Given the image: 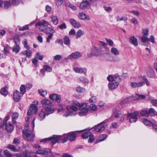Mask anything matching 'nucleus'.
Masks as SVG:
<instances>
[{"instance_id":"1","label":"nucleus","mask_w":157,"mask_h":157,"mask_svg":"<svg viewBox=\"0 0 157 157\" xmlns=\"http://www.w3.org/2000/svg\"><path fill=\"white\" fill-rule=\"evenodd\" d=\"M49 24L48 22L44 20H42L37 22L35 24V26L37 27L40 26L39 28L40 30L46 33H51L55 32V30L51 28L48 26Z\"/></svg>"},{"instance_id":"2","label":"nucleus","mask_w":157,"mask_h":157,"mask_svg":"<svg viewBox=\"0 0 157 157\" xmlns=\"http://www.w3.org/2000/svg\"><path fill=\"white\" fill-rule=\"evenodd\" d=\"M42 106L45 109H44L47 110V113L51 114L53 113L54 110L52 108V103L49 100L47 99H44L41 101Z\"/></svg>"},{"instance_id":"3","label":"nucleus","mask_w":157,"mask_h":157,"mask_svg":"<svg viewBox=\"0 0 157 157\" xmlns=\"http://www.w3.org/2000/svg\"><path fill=\"white\" fill-rule=\"evenodd\" d=\"M101 49L98 47L93 45L90 48V52L87 53V56L88 57L94 56L97 57L101 56Z\"/></svg>"},{"instance_id":"4","label":"nucleus","mask_w":157,"mask_h":157,"mask_svg":"<svg viewBox=\"0 0 157 157\" xmlns=\"http://www.w3.org/2000/svg\"><path fill=\"white\" fill-rule=\"evenodd\" d=\"M29 126H25L23 131V137L25 140L29 141L33 140L35 135L32 134L31 131L28 130Z\"/></svg>"},{"instance_id":"5","label":"nucleus","mask_w":157,"mask_h":157,"mask_svg":"<svg viewBox=\"0 0 157 157\" xmlns=\"http://www.w3.org/2000/svg\"><path fill=\"white\" fill-rule=\"evenodd\" d=\"M53 138L54 140L52 141V143L53 145H54L59 141L62 143H65L67 141L68 139L67 136L64 137L63 135H54Z\"/></svg>"},{"instance_id":"6","label":"nucleus","mask_w":157,"mask_h":157,"mask_svg":"<svg viewBox=\"0 0 157 157\" xmlns=\"http://www.w3.org/2000/svg\"><path fill=\"white\" fill-rule=\"evenodd\" d=\"M10 118V116L8 115L5 117L3 121V125L5 126V129L8 132H11L14 130V127L10 123H7V121Z\"/></svg>"},{"instance_id":"7","label":"nucleus","mask_w":157,"mask_h":157,"mask_svg":"<svg viewBox=\"0 0 157 157\" xmlns=\"http://www.w3.org/2000/svg\"><path fill=\"white\" fill-rule=\"evenodd\" d=\"M34 147L35 148H38V149L36 152L37 154L43 155H47L49 154H51V151L49 149H45L44 150H42L41 149V147L37 145H34Z\"/></svg>"},{"instance_id":"8","label":"nucleus","mask_w":157,"mask_h":157,"mask_svg":"<svg viewBox=\"0 0 157 157\" xmlns=\"http://www.w3.org/2000/svg\"><path fill=\"white\" fill-rule=\"evenodd\" d=\"M138 115V113L137 111H135L132 113H128L127 114V117L129 118V122L132 123L135 122L137 121V117Z\"/></svg>"},{"instance_id":"9","label":"nucleus","mask_w":157,"mask_h":157,"mask_svg":"<svg viewBox=\"0 0 157 157\" xmlns=\"http://www.w3.org/2000/svg\"><path fill=\"white\" fill-rule=\"evenodd\" d=\"M140 39L141 42L143 43L150 41L153 44H155L154 37L153 35L151 36L150 38H148L147 36L143 35Z\"/></svg>"},{"instance_id":"10","label":"nucleus","mask_w":157,"mask_h":157,"mask_svg":"<svg viewBox=\"0 0 157 157\" xmlns=\"http://www.w3.org/2000/svg\"><path fill=\"white\" fill-rule=\"evenodd\" d=\"M105 122L103 121L94 126V130L95 131L98 132H102L105 129L104 124Z\"/></svg>"},{"instance_id":"11","label":"nucleus","mask_w":157,"mask_h":157,"mask_svg":"<svg viewBox=\"0 0 157 157\" xmlns=\"http://www.w3.org/2000/svg\"><path fill=\"white\" fill-rule=\"evenodd\" d=\"M49 98L51 100L56 101L58 103H60L61 101V96L55 94H53L50 95Z\"/></svg>"},{"instance_id":"12","label":"nucleus","mask_w":157,"mask_h":157,"mask_svg":"<svg viewBox=\"0 0 157 157\" xmlns=\"http://www.w3.org/2000/svg\"><path fill=\"white\" fill-rule=\"evenodd\" d=\"M19 39V37L18 36L16 38H15L14 39V41L16 45L13 47L12 50L13 52H15L16 53H18L20 50V47L17 45V44L20 42Z\"/></svg>"},{"instance_id":"13","label":"nucleus","mask_w":157,"mask_h":157,"mask_svg":"<svg viewBox=\"0 0 157 157\" xmlns=\"http://www.w3.org/2000/svg\"><path fill=\"white\" fill-rule=\"evenodd\" d=\"M21 155L22 157H37L34 153L27 151H23L21 153Z\"/></svg>"},{"instance_id":"14","label":"nucleus","mask_w":157,"mask_h":157,"mask_svg":"<svg viewBox=\"0 0 157 157\" xmlns=\"http://www.w3.org/2000/svg\"><path fill=\"white\" fill-rule=\"evenodd\" d=\"M47 112H48L46 110L42 109L39 113L38 119L40 121L43 120L47 115L50 114L47 113Z\"/></svg>"},{"instance_id":"15","label":"nucleus","mask_w":157,"mask_h":157,"mask_svg":"<svg viewBox=\"0 0 157 157\" xmlns=\"http://www.w3.org/2000/svg\"><path fill=\"white\" fill-rule=\"evenodd\" d=\"M21 96L20 92L17 90L15 91L13 93V99L16 101H18L20 100Z\"/></svg>"},{"instance_id":"16","label":"nucleus","mask_w":157,"mask_h":157,"mask_svg":"<svg viewBox=\"0 0 157 157\" xmlns=\"http://www.w3.org/2000/svg\"><path fill=\"white\" fill-rule=\"evenodd\" d=\"M129 42L135 46L138 45V40L134 36H132L129 38Z\"/></svg>"},{"instance_id":"17","label":"nucleus","mask_w":157,"mask_h":157,"mask_svg":"<svg viewBox=\"0 0 157 157\" xmlns=\"http://www.w3.org/2000/svg\"><path fill=\"white\" fill-rule=\"evenodd\" d=\"M75 72L76 73H83L84 74H86V70L85 68H81L78 67H75L73 68Z\"/></svg>"},{"instance_id":"18","label":"nucleus","mask_w":157,"mask_h":157,"mask_svg":"<svg viewBox=\"0 0 157 157\" xmlns=\"http://www.w3.org/2000/svg\"><path fill=\"white\" fill-rule=\"evenodd\" d=\"M81 54L80 52H75L71 53L68 57L70 58L77 59L81 57Z\"/></svg>"},{"instance_id":"19","label":"nucleus","mask_w":157,"mask_h":157,"mask_svg":"<svg viewBox=\"0 0 157 157\" xmlns=\"http://www.w3.org/2000/svg\"><path fill=\"white\" fill-rule=\"evenodd\" d=\"M144 85V82H135L131 83V86L132 88H137L141 87Z\"/></svg>"},{"instance_id":"20","label":"nucleus","mask_w":157,"mask_h":157,"mask_svg":"<svg viewBox=\"0 0 157 157\" xmlns=\"http://www.w3.org/2000/svg\"><path fill=\"white\" fill-rule=\"evenodd\" d=\"M78 18L82 20L88 21L90 20L89 16L83 12L80 13L78 15Z\"/></svg>"},{"instance_id":"21","label":"nucleus","mask_w":157,"mask_h":157,"mask_svg":"<svg viewBox=\"0 0 157 157\" xmlns=\"http://www.w3.org/2000/svg\"><path fill=\"white\" fill-rule=\"evenodd\" d=\"M113 113L116 118H118L122 115L121 112L118 111L115 108L113 109Z\"/></svg>"},{"instance_id":"22","label":"nucleus","mask_w":157,"mask_h":157,"mask_svg":"<svg viewBox=\"0 0 157 157\" xmlns=\"http://www.w3.org/2000/svg\"><path fill=\"white\" fill-rule=\"evenodd\" d=\"M119 85L118 82H114L109 83L108 86L109 89L111 90H113L115 89Z\"/></svg>"},{"instance_id":"23","label":"nucleus","mask_w":157,"mask_h":157,"mask_svg":"<svg viewBox=\"0 0 157 157\" xmlns=\"http://www.w3.org/2000/svg\"><path fill=\"white\" fill-rule=\"evenodd\" d=\"M70 23L75 28H78L80 26V23L74 19H70Z\"/></svg>"},{"instance_id":"24","label":"nucleus","mask_w":157,"mask_h":157,"mask_svg":"<svg viewBox=\"0 0 157 157\" xmlns=\"http://www.w3.org/2000/svg\"><path fill=\"white\" fill-rule=\"evenodd\" d=\"M67 137L68 140L71 141H73L75 140L76 135L75 133L71 132L68 135Z\"/></svg>"},{"instance_id":"25","label":"nucleus","mask_w":157,"mask_h":157,"mask_svg":"<svg viewBox=\"0 0 157 157\" xmlns=\"http://www.w3.org/2000/svg\"><path fill=\"white\" fill-rule=\"evenodd\" d=\"M84 32L81 29L78 30L76 33L75 37L76 38L78 39L81 37V36L84 35Z\"/></svg>"},{"instance_id":"26","label":"nucleus","mask_w":157,"mask_h":157,"mask_svg":"<svg viewBox=\"0 0 157 157\" xmlns=\"http://www.w3.org/2000/svg\"><path fill=\"white\" fill-rule=\"evenodd\" d=\"M81 111L79 113V115L81 116H83L86 115L88 113L89 111L88 109L82 108L80 109Z\"/></svg>"},{"instance_id":"27","label":"nucleus","mask_w":157,"mask_h":157,"mask_svg":"<svg viewBox=\"0 0 157 157\" xmlns=\"http://www.w3.org/2000/svg\"><path fill=\"white\" fill-rule=\"evenodd\" d=\"M107 136L105 134H101L100 135L98 139L96 141V143L100 142L104 140L107 137Z\"/></svg>"},{"instance_id":"28","label":"nucleus","mask_w":157,"mask_h":157,"mask_svg":"<svg viewBox=\"0 0 157 157\" xmlns=\"http://www.w3.org/2000/svg\"><path fill=\"white\" fill-rule=\"evenodd\" d=\"M63 42L65 44L69 46L71 43V40L67 36H65L63 37Z\"/></svg>"},{"instance_id":"29","label":"nucleus","mask_w":157,"mask_h":157,"mask_svg":"<svg viewBox=\"0 0 157 157\" xmlns=\"http://www.w3.org/2000/svg\"><path fill=\"white\" fill-rule=\"evenodd\" d=\"M78 79L80 82L83 83H88L89 82V80L86 78L84 77H80L78 78Z\"/></svg>"},{"instance_id":"30","label":"nucleus","mask_w":157,"mask_h":157,"mask_svg":"<svg viewBox=\"0 0 157 157\" xmlns=\"http://www.w3.org/2000/svg\"><path fill=\"white\" fill-rule=\"evenodd\" d=\"M149 71L148 72V75L151 78H154L155 76V72L152 68L149 67Z\"/></svg>"},{"instance_id":"31","label":"nucleus","mask_w":157,"mask_h":157,"mask_svg":"<svg viewBox=\"0 0 157 157\" xmlns=\"http://www.w3.org/2000/svg\"><path fill=\"white\" fill-rule=\"evenodd\" d=\"M89 3L87 2H82L80 4V7L81 9H85L87 8Z\"/></svg>"},{"instance_id":"32","label":"nucleus","mask_w":157,"mask_h":157,"mask_svg":"<svg viewBox=\"0 0 157 157\" xmlns=\"http://www.w3.org/2000/svg\"><path fill=\"white\" fill-rule=\"evenodd\" d=\"M111 52L116 56H118L119 54L118 50L115 48H112L111 49Z\"/></svg>"},{"instance_id":"33","label":"nucleus","mask_w":157,"mask_h":157,"mask_svg":"<svg viewBox=\"0 0 157 157\" xmlns=\"http://www.w3.org/2000/svg\"><path fill=\"white\" fill-rule=\"evenodd\" d=\"M51 20L53 23L55 25H56L58 23V19L56 16L52 15L51 17Z\"/></svg>"},{"instance_id":"34","label":"nucleus","mask_w":157,"mask_h":157,"mask_svg":"<svg viewBox=\"0 0 157 157\" xmlns=\"http://www.w3.org/2000/svg\"><path fill=\"white\" fill-rule=\"evenodd\" d=\"M22 54L24 55H26L27 57H30L31 56L32 52L29 49H28L26 51H23Z\"/></svg>"},{"instance_id":"35","label":"nucleus","mask_w":157,"mask_h":157,"mask_svg":"<svg viewBox=\"0 0 157 157\" xmlns=\"http://www.w3.org/2000/svg\"><path fill=\"white\" fill-rule=\"evenodd\" d=\"M142 121L143 123L147 126H150L152 124L151 121L146 119H142Z\"/></svg>"},{"instance_id":"36","label":"nucleus","mask_w":157,"mask_h":157,"mask_svg":"<svg viewBox=\"0 0 157 157\" xmlns=\"http://www.w3.org/2000/svg\"><path fill=\"white\" fill-rule=\"evenodd\" d=\"M88 109L89 111L90 110L95 111L97 110V106L94 104H92L90 105L89 108Z\"/></svg>"},{"instance_id":"37","label":"nucleus","mask_w":157,"mask_h":157,"mask_svg":"<svg viewBox=\"0 0 157 157\" xmlns=\"http://www.w3.org/2000/svg\"><path fill=\"white\" fill-rule=\"evenodd\" d=\"M19 116L18 113H14L12 116V122L13 124H15L16 122L15 120Z\"/></svg>"},{"instance_id":"38","label":"nucleus","mask_w":157,"mask_h":157,"mask_svg":"<svg viewBox=\"0 0 157 157\" xmlns=\"http://www.w3.org/2000/svg\"><path fill=\"white\" fill-rule=\"evenodd\" d=\"M0 93L2 95H7L8 94V92L6 88L3 87L0 90Z\"/></svg>"},{"instance_id":"39","label":"nucleus","mask_w":157,"mask_h":157,"mask_svg":"<svg viewBox=\"0 0 157 157\" xmlns=\"http://www.w3.org/2000/svg\"><path fill=\"white\" fill-rule=\"evenodd\" d=\"M91 135L90 132H87L84 134H82L81 136L82 138L84 139H86L88 137Z\"/></svg>"},{"instance_id":"40","label":"nucleus","mask_w":157,"mask_h":157,"mask_svg":"<svg viewBox=\"0 0 157 157\" xmlns=\"http://www.w3.org/2000/svg\"><path fill=\"white\" fill-rule=\"evenodd\" d=\"M21 141L20 139L19 138H15L14 139L13 141V144L16 145H18L20 144Z\"/></svg>"},{"instance_id":"41","label":"nucleus","mask_w":157,"mask_h":157,"mask_svg":"<svg viewBox=\"0 0 157 157\" xmlns=\"http://www.w3.org/2000/svg\"><path fill=\"white\" fill-rule=\"evenodd\" d=\"M26 90V87L24 85H22L20 88V91L21 93V94L23 95L24 94Z\"/></svg>"},{"instance_id":"42","label":"nucleus","mask_w":157,"mask_h":157,"mask_svg":"<svg viewBox=\"0 0 157 157\" xmlns=\"http://www.w3.org/2000/svg\"><path fill=\"white\" fill-rule=\"evenodd\" d=\"M116 19L117 21H126L128 19L127 17L125 16H123L121 18L119 16H117L116 17Z\"/></svg>"},{"instance_id":"43","label":"nucleus","mask_w":157,"mask_h":157,"mask_svg":"<svg viewBox=\"0 0 157 157\" xmlns=\"http://www.w3.org/2000/svg\"><path fill=\"white\" fill-rule=\"evenodd\" d=\"M89 101L90 103H95L97 101V98L95 96H92L89 99Z\"/></svg>"},{"instance_id":"44","label":"nucleus","mask_w":157,"mask_h":157,"mask_svg":"<svg viewBox=\"0 0 157 157\" xmlns=\"http://www.w3.org/2000/svg\"><path fill=\"white\" fill-rule=\"evenodd\" d=\"M30 109L32 110L34 113H36L37 111V106L35 105H32L30 108Z\"/></svg>"},{"instance_id":"45","label":"nucleus","mask_w":157,"mask_h":157,"mask_svg":"<svg viewBox=\"0 0 157 157\" xmlns=\"http://www.w3.org/2000/svg\"><path fill=\"white\" fill-rule=\"evenodd\" d=\"M146 97L144 95H137L135 98L133 99L134 100H138L139 99H144Z\"/></svg>"},{"instance_id":"46","label":"nucleus","mask_w":157,"mask_h":157,"mask_svg":"<svg viewBox=\"0 0 157 157\" xmlns=\"http://www.w3.org/2000/svg\"><path fill=\"white\" fill-rule=\"evenodd\" d=\"M156 113V112L153 108H151L149 109V114L150 116H154L155 115Z\"/></svg>"},{"instance_id":"47","label":"nucleus","mask_w":157,"mask_h":157,"mask_svg":"<svg viewBox=\"0 0 157 157\" xmlns=\"http://www.w3.org/2000/svg\"><path fill=\"white\" fill-rule=\"evenodd\" d=\"M131 97H129V98H126L123 100H121L120 103V104L121 105H122L126 103L129 101V99Z\"/></svg>"},{"instance_id":"48","label":"nucleus","mask_w":157,"mask_h":157,"mask_svg":"<svg viewBox=\"0 0 157 157\" xmlns=\"http://www.w3.org/2000/svg\"><path fill=\"white\" fill-rule=\"evenodd\" d=\"M114 81H117V82H120L121 81V78L120 77L119 75L117 74H116L114 76Z\"/></svg>"},{"instance_id":"49","label":"nucleus","mask_w":157,"mask_h":157,"mask_svg":"<svg viewBox=\"0 0 157 157\" xmlns=\"http://www.w3.org/2000/svg\"><path fill=\"white\" fill-rule=\"evenodd\" d=\"M140 114L143 116L148 117L149 115L148 113L147 110H143L140 112Z\"/></svg>"},{"instance_id":"50","label":"nucleus","mask_w":157,"mask_h":157,"mask_svg":"<svg viewBox=\"0 0 157 157\" xmlns=\"http://www.w3.org/2000/svg\"><path fill=\"white\" fill-rule=\"evenodd\" d=\"M56 4L57 6H60L63 3V0H55Z\"/></svg>"},{"instance_id":"51","label":"nucleus","mask_w":157,"mask_h":157,"mask_svg":"<svg viewBox=\"0 0 157 157\" xmlns=\"http://www.w3.org/2000/svg\"><path fill=\"white\" fill-rule=\"evenodd\" d=\"M76 90L78 92L81 93L84 92L85 91V89L80 86H78L76 88Z\"/></svg>"},{"instance_id":"52","label":"nucleus","mask_w":157,"mask_h":157,"mask_svg":"<svg viewBox=\"0 0 157 157\" xmlns=\"http://www.w3.org/2000/svg\"><path fill=\"white\" fill-rule=\"evenodd\" d=\"M44 69L45 71L50 72L52 71L51 67L48 65H45L44 67Z\"/></svg>"},{"instance_id":"53","label":"nucleus","mask_w":157,"mask_h":157,"mask_svg":"<svg viewBox=\"0 0 157 157\" xmlns=\"http://www.w3.org/2000/svg\"><path fill=\"white\" fill-rule=\"evenodd\" d=\"M4 153L6 157H13V155H11L10 153L7 150H5Z\"/></svg>"},{"instance_id":"54","label":"nucleus","mask_w":157,"mask_h":157,"mask_svg":"<svg viewBox=\"0 0 157 157\" xmlns=\"http://www.w3.org/2000/svg\"><path fill=\"white\" fill-rule=\"evenodd\" d=\"M11 3L9 1H5L4 2V6L5 8H8L10 5Z\"/></svg>"},{"instance_id":"55","label":"nucleus","mask_w":157,"mask_h":157,"mask_svg":"<svg viewBox=\"0 0 157 157\" xmlns=\"http://www.w3.org/2000/svg\"><path fill=\"white\" fill-rule=\"evenodd\" d=\"M66 6H67L70 7L73 10H76L77 9V7L76 6L71 4L70 3H67L66 5Z\"/></svg>"},{"instance_id":"56","label":"nucleus","mask_w":157,"mask_h":157,"mask_svg":"<svg viewBox=\"0 0 157 157\" xmlns=\"http://www.w3.org/2000/svg\"><path fill=\"white\" fill-rule=\"evenodd\" d=\"M39 93L42 96H45L47 94V92L42 90H38Z\"/></svg>"},{"instance_id":"57","label":"nucleus","mask_w":157,"mask_h":157,"mask_svg":"<svg viewBox=\"0 0 157 157\" xmlns=\"http://www.w3.org/2000/svg\"><path fill=\"white\" fill-rule=\"evenodd\" d=\"M54 140L53 136L52 137H50L48 138H46L44 139H42L41 140V142H46L48 141H50V140H52V141Z\"/></svg>"},{"instance_id":"58","label":"nucleus","mask_w":157,"mask_h":157,"mask_svg":"<svg viewBox=\"0 0 157 157\" xmlns=\"http://www.w3.org/2000/svg\"><path fill=\"white\" fill-rule=\"evenodd\" d=\"M21 0H12V3L13 5L16 6L21 2Z\"/></svg>"},{"instance_id":"59","label":"nucleus","mask_w":157,"mask_h":157,"mask_svg":"<svg viewBox=\"0 0 157 157\" xmlns=\"http://www.w3.org/2000/svg\"><path fill=\"white\" fill-rule=\"evenodd\" d=\"M89 140L88 141V142L91 143L95 140V138L94 135L91 133V135L89 136Z\"/></svg>"},{"instance_id":"60","label":"nucleus","mask_w":157,"mask_h":157,"mask_svg":"<svg viewBox=\"0 0 157 157\" xmlns=\"http://www.w3.org/2000/svg\"><path fill=\"white\" fill-rule=\"evenodd\" d=\"M106 40L107 43H108V44L109 46H113L114 43H113V41L111 40L110 39H106Z\"/></svg>"},{"instance_id":"61","label":"nucleus","mask_w":157,"mask_h":157,"mask_svg":"<svg viewBox=\"0 0 157 157\" xmlns=\"http://www.w3.org/2000/svg\"><path fill=\"white\" fill-rule=\"evenodd\" d=\"M8 148L13 151H17L15 147L13 145H9L8 146Z\"/></svg>"},{"instance_id":"62","label":"nucleus","mask_w":157,"mask_h":157,"mask_svg":"<svg viewBox=\"0 0 157 157\" xmlns=\"http://www.w3.org/2000/svg\"><path fill=\"white\" fill-rule=\"evenodd\" d=\"M36 57L38 59L40 60H42L43 58V55H40V54L37 52L36 54Z\"/></svg>"},{"instance_id":"63","label":"nucleus","mask_w":157,"mask_h":157,"mask_svg":"<svg viewBox=\"0 0 157 157\" xmlns=\"http://www.w3.org/2000/svg\"><path fill=\"white\" fill-rule=\"evenodd\" d=\"M59 28L61 29H65L67 28L66 25L65 23H64L61 24L59 26Z\"/></svg>"},{"instance_id":"64","label":"nucleus","mask_w":157,"mask_h":157,"mask_svg":"<svg viewBox=\"0 0 157 157\" xmlns=\"http://www.w3.org/2000/svg\"><path fill=\"white\" fill-rule=\"evenodd\" d=\"M151 102L154 106L157 107V100L152 99Z\"/></svg>"}]
</instances>
